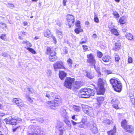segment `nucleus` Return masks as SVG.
I'll return each instance as SVG.
<instances>
[{"mask_svg":"<svg viewBox=\"0 0 135 135\" xmlns=\"http://www.w3.org/2000/svg\"><path fill=\"white\" fill-rule=\"evenodd\" d=\"M7 6L11 9H12L13 8L15 7L14 5L12 4L8 3L6 4Z\"/></svg>","mask_w":135,"mask_h":135,"instance_id":"nucleus-41","label":"nucleus"},{"mask_svg":"<svg viewBox=\"0 0 135 135\" xmlns=\"http://www.w3.org/2000/svg\"><path fill=\"white\" fill-rule=\"evenodd\" d=\"M87 57V62L90 64V65L93 68V66L95 65L96 63L94 56L91 53L88 54Z\"/></svg>","mask_w":135,"mask_h":135,"instance_id":"nucleus-4","label":"nucleus"},{"mask_svg":"<svg viewBox=\"0 0 135 135\" xmlns=\"http://www.w3.org/2000/svg\"><path fill=\"white\" fill-rule=\"evenodd\" d=\"M0 25L2 28L3 29H4V28H6V25L4 23H3L2 22H0Z\"/></svg>","mask_w":135,"mask_h":135,"instance_id":"nucleus-45","label":"nucleus"},{"mask_svg":"<svg viewBox=\"0 0 135 135\" xmlns=\"http://www.w3.org/2000/svg\"><path fill=\"white\" fill-rule=\"evenodd\" d=\"M110 59V57L108 56H106L105 57H103L102 58V60L103 61L105 62H107L109 61Z\"/></svg>","mask_w":135,"mask_h":135,"instance_id":"nucleus-32","label":"nucleus"},{"mask_svg":"<svg viewBox=\"0 0 135 135\" xmlns=\"http://www.w3.org/2000/svg\"><path fill=\"white\" fill-rule=\"evenodd\" d=\"M32 132L29 133L28 135H40V133L41 132L40 128L38 127H34L32 126H29L28 127V129H31Z\"/></svg>","mask_w":135,"mask_h":135,"instance_id":"nucleus-7","label":"nucleus"},{"mask_svg":"<svg viewBox=\"0 0 135 135\" xmlns=\"http://www.w3.org/2000/svg\"><path fill=\"white\" fill-rule=\"evenodd\" d=\"M55 52L50 53L49 56V59L50 62H53L55 61L57 59V57L55 55Z\"/></svg>","mask_w":135,"mask_h":135,"instance_id":"nucleus-16","label":"nucleus"},{"mask_svg":"<svg viewBox=\"0 0 135 135\" xmlns=\"http://www.w3.org/2000/svg\"><path fill=\"white\" fill-rule=\"evenodd\" d=\"M5 115V113L1 112H0V117H2Z\"/></svg>","mask_w":135,"mask_h":135,"instance_id":"nucleus-63","label":"nucleus"},{"mask_svg":"<svg viewBox=\"0 0 135 135\" xmlns=\"http://www.w3.org/2000/svg\"><path fill=\"white\" fill-rule=\"evenodd\" d=\"M80 22L79 21H77L76 23V26L78 28H79L80 26Z\"/></svg>","mask_w":135,"mask_h":135,"instance_id":"nucleus-53","label":"nucleus"},{"mask_svg":"<svg viewBox=\"0 0 135 135\" xmlns=\"http://www.w3.org/2000/svg\"><path fill=\"white\" fill-rule=\"evenodd\" d=\"M47 103V106L53 109H55L59 105L58 104L55 103L53 101L48 102Z\"/></svg>","mask_w":135,"mask_h":135,"instance_id":"nucleus-12","label":"nucleus"},{"mask_svg":"<svg viewBox=\"0 0 135 135\" xmlns=\"http://www.w3.org/2000/svg\"><path fill=\"white\" fill-rule=\"evenodd\" d=\"M116 128L115 127V128H114V129L112 130H110L109 131L107 132L108 135H115V130Z\"/></svg>","mask_w":135,"mask_h":135,"instance_id":"nucleus-34","label":"nucleus"},{"mask_svg":"<svg viewBox=\"0 0 135 135\" xmlns=\"http://www.w3.org/2000/svg\"><path fill=\"white\" fill-rule=\"evenodd\" d=\"M63 125L64 124L62 122L57 121L56 127L57 129H59L61 128Z\"/></svg>","mask_w":135,"mask_h":135,"instance_id":"nucleus-26","label":"nucleus"},{"mask_svg":"<svg viewBox=\"0 0 135 135\" xmlns=\"http://www.w3.org/2000/svg\"><path fill=\"white\" fill-rule=\"evenodd\" d=\"M115 61L116 62H118L120 59L119 56L117 55H116L115 56Z\"/></svg>","mask_w":135,"mask_h":135,"instance_id":"nucleus-43","label":"nucleus"},{"mask_svg":"<svg viewBox=\"0 0 135 135\" xmlns=\"http://www.w3.org/2000/svg\"><path fill=\"white\" fill-rule=\"evenodd\" d=\"M86 77L90 79H92L94 77L93 73L91 72H88L86 70L85 71Z\"/></svg>","mask_w":135,"mask_h":135,"instance_id":"nucleus-17","label":"nucleus"},{"mask_svg":"<svg viewBox=\"0 0 135 135\" xmlns=\"http://www.w3.org/2000/svg\"><path fill=\"white\" fill-rule=\"evenodd\" d=\"M113 15L116 18H118L119 16V14L116 11L113 13Z\"/></svg>","mask_w":135,"mask_h":135,"instance_id":"nucleus-52","label":"nucleus"},{"mask_svg":"<svg viewBox=\"0 0 135 135\" xmlns=\"http://www.w3.org/2000/svg\"><path fill=\"white\" fill-rule=\"evenodd\" d=\"M82 98H88L91 96H94V90L89 88H83L79 91Z\"/></svg>","mask_w":135,"mask_h":135,"instance_id":"nucleus-1","label":"nucleus"},{"mask_svg":"<svg viewBox=\"0 0 135 135\" xmlns=\"http://www.w3.org/2000/svg\"><path fill=\"white\" fill-rule=\"evenodd\" d=\"M74 80V79L70 77H67L65 80L64 85L66 88L71 89L72 85Z\"/></svg>","mask_w":135,"mask_h":135,"instance_id":"nucleus-5","label":"nucleus"},{"mask_svg":"<svg viewBox=\"0 0 135 135\" xmlns=\"http://www.w3.org/2000/svg\"><path fill=\"white\" fill-rule=\"evenodd\" d=\"M120 24H124L126 22V18L125 17L122 16L120 18L119 20Z\"/></svg>","mask_w":135,"mask_h":135,"instance_id":"nucleus-27","label":"nucleus"},{"mask_svg":"<svg viewBox=\"0 0 135 135\" xmlns=\"http://www.w3.org/2000/svg\"><path fill=\"white\" fill-rule=\"evenodd\" d=\"M117 79L112 78L110 80V84L115 91L118 92H120L122 89V83Z\"/></svg>","mask_w":135,"mask_h":135,"instance_id":"nucleus-2","label":"nucleus"},{"mask_svg":"<svg viewBox=\"0 0 135 135\" xmlns=\"http://www.w3.org/2000/svg\"><path fill=\"white\" fill-rule=\"evenodd\" d=\"M73 108L74 110L78 112L80 111L81 109V107L80 106L75 105H73Z\"/></svg>","mask_w":135,"mask_h":135,"instance_id":"nucleus-35","label":"nucleus"},{"mask_svg":"<svg viewBox=\"0 0 135 135\" xmlns=\"http://www.w3.org/2000/svg\"><path fill=\"white\" fill-rule=\"evenodd\" d=\"M127 122L126 119H124L121 122V126L124 129L127 126Z\"/></svg>","mask_w":135,"mask_h":135,"instance_id":"nucleus-30","label":"nucleus"},{"mask_svg":"<svg viewBox=\"0 0 135 135\" xmlns=\"http://www.w3.org/2000/svg\"><path fill=\"white\" fill-rule=\"evenodd\" d=\"M59 77L61 80H62L66 76L67 74L64 71H60L59 73Z\"/></svg>","mask_w":135,"mask_h":135,"instance_id":"nucleus-18","label":"nucleus"},{"mask_svg":"<svg viewBox=\"0 0 135 135\" xmlns=\"http://www.w3.org/2000/svg\"><path fill=\"white\" fill-rule=\"evenodd\" d=\"M104 100V98L103 97H98L97 99V102L102 104Z\"/></svg>","mask_w":135,"mask_h":135,"instance_id":"nucleus-29","label":"nucleus"},{"mask_svg":"<svg viewBox=\"0 0 135 135\" xmlns=\"http://www.w3.org/2000/svg\"><path fill=\"white\" fill-rule=\"evenodd\" d=\"M67 62L68 65L69 66L70 68H71L72 67L73 64V61L72 60L70 59L69 58L67 60Z\"/></svg>","mask_w":135,"mask_h":135,"instance_id":"nucleus-37","label":"nucleus"},{"mask_svg":"<svg viewBox=\"0 0 135 135\" xmlns=\"http://www.w3.org/2000/svg\"><path fill=\"white\" fill-rule=\"evenodd\" d=\"M93 67H94L97 73L100 71V68L99 67L96 66L95 65L93 66Z\"/></svg>","mask_w":135,"mask_h":135,"instance_id":"nucleus-42","label":"nucleus"},{"mask_svg":"<svg viewBox=\"0 0 135 135\" xmlns=\"http://www.w3.org/2000/svg\"><path fill=\"white\" fill-rule=\"evenodd\" d=\"M56 35L60 38H62V34L61 32L58 30H56Z\"/></svg>","mask_w":135,"mask_h":135,"instance_id":"nucleus-36","label":"nucleus"},{"mask_svg":"<svg viewBox=\"0 0 135 135\" xmlns=\"http://www.w3.org/2000/svg\"><path fill=\"white\" fill-rule=\"evenodd\" d=\"M67 1V0H63V4L64 6H66V3Z\"/></svg>","mask_w":135,"mask_h":135,"instance_id":"nucleus-62","label":"nucleus"},{"mask_svg":"<svg viewBox=\"0 0 135 135\" xmlns=\"http://www.w3.org/2000/svg\"><path fill=\"white\" fill-rule=\"evenodd\" d=\"M75 115H73L71 117V118L72 119L75 120H77V119L75 117Z\"/></svg>","mask_w":135,"mask_h":135,"instance_id":"nucleus-59","label":"nucleus"},{"mask_svg":"<svg viewBox=\"0 0 135 135\" xmlns=\"http://www.w3.org/2000/svg\"><path fill=\"white\" fill-rule=\"evenodd\" d=\"M2 55L3 56L6 57L7 56V53L3 52L2 53Z\"/></svg>","mask_w":135,"mask_h":135,"instance_id":"nucleus-61","label":"nucleus"},{"mask_svg":"<svg viewBox=\"0 0 135 135\" xmlns=\"http://www.w3.org/2000/svg\"><path fill=\"white\" fill-rule=\"evenodd\" d=\"M66 18L69 27H70L74 22V17L73 15L69 14L67 15Z\"/></svg>","mask_w":135,"mask_h":135,"instance_id":"nucleus-10","label":"nucleus"},{"mask_svg":"<svg viewBox=\"0 0 135 135\" xmlns=\"http://www.w3.org/2000/svg\"><path fill=\"white\" fill-rule=\"evenodd\" d=\"M27 49L32 54H35L36 53V52L35 50H34L32 48L28 47L27 48Z\"/></svg>","mask_w":135,"mask_h":135,"instance_id":"nucleus-39","label":"nucleus"},{"mask_svg":"<svg viewBox=\"0 0 135 135\" xmlns=\"http://www.w3.org/2000/svg\"><path fill=\"white\" fill-rule=\"evenodd\" d=\"M103 122L106 124H109L110 122L109 119L106 118L104 119L103 121Z\"/></svg>","mask_w":135,"mask_h":135,"instance_id":"nucleus-38","label":"nucleus"},{"mask_svg":"<svg viewBox=\"0 0 135 135\" xmlns=\"http://www.w3.org/2000/svg\"><path fill=\"white\" fill-rule=\"evenodd\" d=\"M97 56L99 58H101L103 56L102 53L101 52L99 51L97 52Z\"/></svg>","mask_w":135,"mask_h":135,"instance_id":"nucleus-47","label":"nucleus"},{"mask_svg":"<svg viewBox=\"0 0 135 135\" xmlns=\"http://www.w3.org/2000/svg\"><path fill=\"white\" fill-rule=\"evenodd\" d=\"M54 102L57 104H58V105L60 104L61 103V99L60 97L59 96H56L55 97Z\"/></svg>","mask_w":135,"mask_h":135,"instance_id":"nucleus-23","label":"nucleus"},{"mask_svg":"<svg viewBox=\"0 0 135 135\" xmlns=\"http://www.w3.org/2000/svg\"><path fill=\"white\" fill-rule=\"evenodd\" d=\"M27 99L28 101L30 102V103L32 102L33 100L31 99V98L29 97H28L27 98Z\"/></svg>","mask_w":135,"mask_h":135,"instance_id":"nucleus-60","label":"nucleus"},{"mask_svg":"<svg viewBox=\"0 0 135 135\" xmlns=\"http://www.w3.org/2000/svg\"><path fill=\"white\" fill-rule=\"evenodd\" d=\"M45 36L48 38L50 37L51 36L50 34V30H47L44 33Z\"/></svg>","mask_w":135,"mask_h":135,"instance_id":"nucleus-31","label":"nucleus"},{"mask_svg":"<svg viewBox=\"0 0 135 135\" xmlns=\"http://www.w3.org/2000/svg\"><path fill=\"white\" fill-rule=\"evenodd\" d=\"M84 112L89 116H91L93 112V109L92 108L89 107L87 105H83L82 106Z\"/></svg>","mask_w":135,"mask_h":135,"instance_id":"nucleus-9","label":"nucleus"},{"mask_svg":"<svg viewBox=\"0 0 135 135\" xmlns=\"http://www.w3.org/2000/svg\"><path fill=\"white\" fill-rule=\"evenodd\" d=\"M94 20L95 22L96 23H98L99 22V20L98 18L96 15V13L94 14Z\"/></svg>","mask_w":135,"mask_h":135,"instance_id":"nucleus-40","label":"nucleus"},{"mask_svg":"<svg viewBox=\"0 0 135 135\" xmlns=\"http://www.w3.org/2000/svg\"><path fill=\"white\" fill-rule=\"evenodd\" d=\"M52 39L53 40L55 41L54 43L55 44H56V39L55 37L53 36H51Z\"/></svg>","mask_w":135,"mask_h":135,"instance_id":"nucleus-55","label":"nucleus"},{"mask_svg":"<svg viewBox=\"0 0 135 135\" xmlns=\"http://www.w3.org/2000/svg\"><path fill=\"white\" fill-rule=\"evenodd\" d=\"M13 102H15L16 105L19 106V107H23L24 106V105L23 103L21 102V100L20 99L14 98L13 100Z\"/></svg>","mask_w":135,"mask_h":135,"instance_id":"nucleus-15","label":"nucleus"},{"mask_svg":"<svg viewBox=\"0 0 135 135\" xmlns=\"http://www.w3.org/2000/svg\"><path fill=\"white\" fill-rule=\"evenodd\" d=\"M46 97L48 98L49 99H50V95L48 93H47L46 95Z\"/></svg>","mask_w":135,"mask_h":135,"instance_id":"nucleus-64","label":"nucleus"},{"mask_svg":"<svg viewBox=\"0 0 135 135\" xmlns=\"http://www.w3.org/2000/svg\"><path fill=\"white\" fill-rule=\"evenodd\" d=\"M46 73L47 74V75L49 77H50L52 74V72L51 70H48L46 71Z\"/></svg>","mask_w":135,"mask_h":135,"instance_id":"nucleus-46","label":"nucleus"},{"mask_svg":"<svg viewBox=\"0 0 135 135\" xmlns=\"http://www.w3.org/2000/svg\"><path fill=\"white\" fill-rule=\"evenodd\" d=\"M111 32L113 34L116 36H118L119 35L117 29L115 28H113L111 30Z\"/></svg>","mask_w":135,"mask_h":135,"instance_id":"nucleus-33","label":"nucleus"},{"mask_svg":"<svg viewBox=\"0 0 135 135\" xmlns=\"http://www.w3.org/2000/svg\"><path fill=\"white\" fill-rule=\"evenodd\" d=\"M101 104L97 102L95 104L94 106L96 108H98L100 107Z\"/></svg>","mask_w":135,"mask_h":135,"instance_id":"nucleus-51","label":"nucleus"},{"mask_svg":"<svg viewBox=\"0 0 135 135\" xmlns=\"http://www.w3.org/2000/svg\"><path fill=\"white\" fill-rule=\"evenodd\" d=\"M113 108L118 109L119 108L118 105V100L116 98H113L110 102Z\"/></svg>","mask_w":135,"mask_h":135,"instance_id":"nucleus-14","label":"nucleus"},{"mask_svg":"<svg viewBox=\"0 0 135 135\" xmlns=\"http://www.w3.org/2000/svg\"><path fill=\"white\" fill-rule=\"evenodd\" d=\"M121 46V44L119 42L116 43H115V47L113 49L115 51H116L117 50L120 49Z\"/></svg>","mask_w":135,"mask_h":135,"instance_id":"nucleus-25","label":"nucleus"},{"mask_svg":"<svg viewBox=\"0 0 135 135\" xmlns=\"http://www.w3.org/2000/svg\"><path fill=\"white\" fill-rule=\"evenodd\" d=\"M103 70H104V72L108 74H111L112 73L111 71L110 70H107L105 68H104L103 69Z\"/></svg>","mask_w":135,"mask_h":135,"instance_id":"nucleus-49","label":"nucleus"},{"mask_svg":"<svg viewBox=\"0 0 135 135\" xmlns=\"http://www.w3.org/2000/svg\"><path fill=\"white\" fill-rule=\"evenodd\" d=\"M125 36L128 40H131L133 38V36L132 34L128 32L126 33Z\"/></svg>","mask_w":135,"mask_h":135,"instance_id":"nucleus-24","label":"nucleus"},{"mask_svg":"<svg viewBox=\"0 0 135 135\" xmlns=\"http://www.w3.org/2000/svg\"><path fill=\"white\" fill-rule=\"evenodd\" d=\"M126 131L129 132H131L133 131V127L131 125H128L125 129Z\"/></svg>","mask_w":135,"mask_h":135,"instance_id":"nucleus-22","label":"nucleus"},{"mask_svg":"<svg viewBox=\"0 0 135 135\" xmlns=\"http://www.w3.org/2000/svg\"><path fill=\"white\" fill-rule=\"evenodd\" d=\"M71 122H72L74 126H75L78 123L79 124V123H78L74 121L73 120H71Z\"/></svg>","mask_w":135,"mask_h":135,"instance_id":"nucleus-58","label":"nucleus"},{"mask_svg":"<svg viewBox=\"0 0 135 135\" xmlns=\"http://www.w3.org/2000/svg\"><path fill=\"white\" fill-rule=\"evenodd\" d=\"M20 127V126L17 127L15 128H13L12 129V131L13 132H15Z\"/></svg>","mask_w":135,"mask_h":135,"instance_id":"nucleus-57","label":"nucleus"},{"mask_svg":"<svg viewBox=\"0 0 135 135\" xmlns=\"http://www.w3.org/2000/svg\"><path fill=\"white\" fill-rule=\"evenodd\" d=\"M19 120H17L16 117L13 118L12 116L9 117L4 119L6 124L16 125L18 123L21 122V120L19 119Z\"/></svg>","mask_w":135,"mask_h":135,"instance_id":"nucleus-3","label":"nucleus"},{"mask_svg":"<svg viewBox=\"0 0 135 135\" xmlns=\"http://www.w3.org/2000/svg\"><path fill=\"white\" fill-rule=\"evenodd\" d=\"M89 117H84L82 120V122L79 123V126L80 128H85L89 126L90 124L88 121Z\"/></svg>","mask_w":135,"mask_h":135,"instance_id":"nucleus-6","label":"nucleus"},{"mask_svg":"<svg viewBox=\"0 0 135 135\" xmlns=\"http://www.w3.org/2000/svg\"><path fill=\"white\" fill-rule=\"evenodd\" d=\"M98 95L103 94L105 92V89L104 86H98V88L95 87Z\"/></svg>","mask_w":135,"mask_h":135,"instance_id":"nucleus-13","label":"nucleus"},{"mask_svg":"<svg viewBox=\"0 0 135 135\" xmlns=\"http://www.w3.org/2000/svg\"><path fill=\"white\" fill-rule=\"evenodd\" d=\"M54 69L55 71H58L59 69H66L64 66V64L62 62L59 61L54 64L53 65Z\"/></svg>","mask_w":135,"mask_h":135,"instance_id":"nucleus-8","label":"nucleus"},{"mask_svg":"<svg viewBox=\"0 0 135 135\" xmlns=\"http://www.w3.org/2000/svg\"><path fill=\"white\" fill-rule=\"evenodd\" d=\"M104 82L103 81V79L100 78H99L98 84V86H104Z\"/></svg>","mask_w":135,"mask_h":135,"instance_id":"nucleus-28","label":"nucleus"},{"mask_svg":"<svg viewBox=\"0 0 135 135\" xmlns=\"http://www.w3.org/2000/svg\"><path fill=\"white\" fill-rule=\"evenodd\" d=\"M96 126V124L94 123L91 126V130L92 132L94 134L97 133L98 132V129Z\"/></svg>","mask_w":135,"mask_h":135,"instance_id":"nucleus-19","label":"nucleus"},{"mask_svg":"<svg viewBox=\"0 0 135 135\" xmlns=\"http://www.w3.org/2000/svg\"><path fill=\"white\" fill-rule=\"evenodd\" d=\"M72 86L75 89H78L80 87V83L79 82H73Z\"/></svg>","mask_w":135,"mask_h":135,"instance_id":"nucleus-21","label":"nucleus"},{"mask_svg":"<svg viewBox=\"0 0 135 135\" xmlns=\"http://www.w3.org/2000/svg\"><path fill=\"white\" fill-rule=\"evenodd\" d=\"M51 51L50 48L49 47L47 46V51L46 52L47 54H48L50 53H51Z\"/></svg>","mask_w":135,"mask_h":135,"instance_id":"nucleus-48","label":"nucleus"},{"mask_svg":"<svg viewBox=\"0 0 135 135\" xmlns=\"http://www.w3.org/2000/svg\"><path fill=\"white\" fill-rule=\"evenodd\" d=\"M69 118L65 119L64 122L66 125V126L63 129H62L63 131L66 130H69L71 129V123L70 120L68 119Z\"/></svg>","mask_w":135,"mask_h":135,"instance_id":"nucleus-11","label":"nucleus"},{"mask_svg":"<svg viewBox=\"0 0 135 135\" xmlns=\"http://www.w3.org/2000/svg\"><path fill=\"white\" fill-rule=\"evenodd\" d=\"M128 62L129 63H131L132 62V59L131 57H129L128 59Z\"/></svg>","mask_w":135,"mask_h":135,"instance_id":"nucleus-56","label":"nucleus"},{"mask_svg":"<svg viewBox=\"0 0 135 135\" xmlns=\"http://www.w3.org/2000/svg\"><path fill=\"white\" fill-rule=\"evenodd\" d=\"M67 112L65 109H62L61 112V115L65 119L69 118L68 116L67 115Z\"/></svg>","mask_w":135,"mask_h":135,"instance_id":"nucleus-20","label":"nucleus"},{"mask_svg":"<svg viewBox=\"0 0 135 135\" xmlns=\"http://www.w3.org/2000/svg\"><path fill=\"white\" fill-rule=\"evenodd\" d=\"M6 35L5 34H2L0 36L1 39L3 40H5L6 39Z\"/></svg>","mask_w":135,"mask_h":135,"instance_id":"nucleus-44","label":"nucleus"},{"mask_svg":"<svg viewBox=\"0 0 135 135\" xmlns=\"http://www.w3.org/2000/svg\"><path fill=\"white\" fill-rule=\"evenodd\" d=\"M83 49L85 51H86L88 50V46L86 45H83Z\"/></svg>","mask_w":135,"mask_h":135,"instance_id":"nucleus-54","label":"nucleus"},{"mask_svg":"<svg viewBox=\"0 0 135 135\" xmlns=\"http://www.w3.org/2000/svg\"><path fill=\"white\" fill-rule=\"evenodd\" d=\"M74 31L75 33L78 34L81 31V30L79 29L78 28H77L75 29Z\"/></svg>","mask_w":135,"mask_h":135,"instance_id":"nucleus-50","label":"nucleus"}]
</instances>
